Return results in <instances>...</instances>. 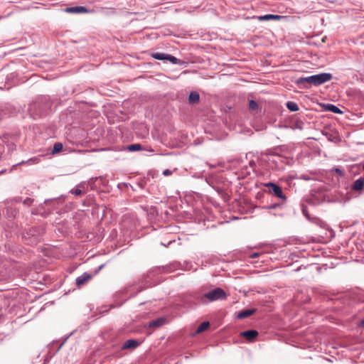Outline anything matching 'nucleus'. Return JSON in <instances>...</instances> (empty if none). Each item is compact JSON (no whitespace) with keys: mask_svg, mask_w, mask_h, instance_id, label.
Returning <instances> with one entry per match:
<instances>
[{"mask_svg":"<svg viewBox=\"0 0 364 364\" xmlns=\"http://www.w3.org/2000/svg\"><path fill=\"white\" fill-rule=\"evenodd\" d=\"M163 174L164 176H169L171 174V171H170L169 169H166L163 171Z\"/></svg>","mask_w":364,"mask_h":364,"instance_id":"nucleus-27","label":"nucleus"},{"mask_svg":"<svg viewBox=\"0 0 364 364\" xmlns=\"http://www.w3.org/2000/svg\"><path fill=\"white\" fill-rule=\"evenodd\" d=\"M333 76L328 73H322L316 75H313L307 77H299L296 80V83L300 87L308 88L306 84L311 85L319 86L323 85L332 79Z\"/></svg>","mask_w":364,"mask_h":364,"instance_id":"nucleus-1","label":"nucleus"},{"mask_svg":"<svg viewBox=\"0 0 364 364\" xmlns=\"http://www.w3.org/2000/svg\"><path fill=\"white\" fill-rule=\"evenodd\" d=\"M303 213H304V215L306 217H307V212H306V210L304 209L303 210Z\"/></svg>","mask_w":364,"mask_h":364,"instance_id":"nucleus-31","label":"nucleus"},{"mask_svg":"<svg viewBox=\"0 0 364 364\" xmlns=\"http://www.w3.org/2000/svg\"><path fill=\"white\" fill-rule=\"evenodd\" d=\"M141 149V145L140 144H130L124 148V150L129 151H137Z\"/></svg>","mask_w":364,"mask_h":364,"instance_id":"nucleus-16","label":"nucleus"},{"mask_svg":"<svg viewBox=\"0 0 364 364\" xmlns=\"http://www.w3.org/2000/svg\"><path fill=\"white\" fill-rule=\"evenodd\" d=\"M256 310L255 309H245L241 311H239L237 314V318L239 319H244L252 315Z\"/></svg>","mask_w":364,"mask_h":364,"instance_id":"nucleus-7","label":"nucleus"},{"mask_svg":"<svg viewBox=\"0 0 364 364\" xmlns=\"http://www.w3.org/2000/svg\"><path fill=\"white\" fill-rule=\"evenodd\" d=\"M210 326V323L208 321H204L201 323L198 327L197 328L194 334H199L207 330Z\"/></svg>","mask_w":364,"mask_h":364,"instance_id":"nucleus-12","label":"nucleus"},{"mask_svg":"<svg viewBox=\"0 0 364 364\" xmlns=\"http://www.w3.org/2000/svg\"><path fill=\"white\" fill-rule=\"evenodd\" d=\"M279 206V203H274V204H272V205H269L268 208L271 209V210H273V209H276Z\"/></svg>","mask_w":364,"mask_h":364,"instance_id":"nucleus-25","label":"nucleus"},{"mask_svg":"<svg viewBox=\"0 0 364 364\" xmlns=\"http://www.w3.org/2000/svg\"><path fill=\"white\" fill-rule=\"evenodd\" d=\"M249 108L251 110H256L258 108V104L253 100H250L249 102Z\"/></svg>","mask_w":364,"mask_h":364,"instance_id":"nucleus-21","label":"nucleus"},{"mask_svg":"<svg viewBox=\"0 0 364 364\" xmlns=\"http://www.w3.org/2000/svg\"><path fill=\"white\" fill-rule=\"evenodd\" d=\"M164 323H165L164 318H157L156 320L151 321L149 323V326L151 328L159 327V326H162Z\"/></svg>","mask_w":364,"mask_h":364,"instance_id":"nucleus-13","label":"nucleus"},{"mask_svg":"<svg viewBox=\"0 0 364 364\" xmlns=\"http://www.w3.org/2000/svg\"><path fill=\"white\" fill-rule=\"evenodd\" d=\"M250 166L251 168H254V167L255 166V162L254 161H250Z\"/></svg>","mask_w":364,"mask_h":364,"instance_id":"nucleus-29","label":"nucleus"},{"mask_svg":"<svg viewBox=\"0 0 364 364\" xmlns=\"http://www.w3.org/2000/svg\"><path fill=\"white\" fill-rule=\"evenodd\" d=\"M335 171H336V173H338L339 176H343V171H341V170L340 168H336L335 169Z\"/></svg>","mask_w":364,"mask_h":364,"instance_id":"nucleus-26","label":"nucleus"},{"mask_svg":"<svg viewBox=\"0 0 364 364\" xmlns=\"http://www.w3.org/2000/svg\"><path fill=\"white\" fill-rule=\"evenodd\" d=\"M351 189L356 192H360L364 189V176L355 180L351 185Z\"/></svg>","mask_w":364,"mask_h":364,"instance_id":"nucleus-4","label":"nucleus"},{"mask_svg":"<svg viewBox=\"0 0 364 364\" xmlns=\"http://www.w3.org/2000/svg\"><path fill=\"white\" fill-rule=\"evenodd\" d=\"M167 60H168L169 62H171L173 64H177L178 59L176 58V57L168 54Z\"/></svg>","mask_w":364,"mask_h":364,"instance_id":"nucleus-22","label":"nucleus"},{"mask_svg":"<svg viewBox=\"0 0 364 364\" xmlns=\"http://www.w3.org/2000/svg\"><path fill=\"white\" fill-rule=\"evenodd\" d=\"M323 108L326 111L331 112L335 114H342L343 112L336 105L333 104H325L323 105Z\"/></svg>","mask_w":364,"mask_h":364,"instance_id":"nucleus-8","label":"nucleus"},{"mask_svg":"<svg viewBox=\"0 0 364 364\" xmlns=\"http://www.w3.org/2000/svg\"><path fill=\"white\" fill-rule=\"evenodd\" d=\"M139 342L136 340L130 339L124 342L123 348H135L139 346Z\"/></svg>","mask_w":364,"mask_h":364,"instance_id":"nucleus-11","label":"nucleus"},{"mask_svg":"<svg viewBox=\"0 0 364 364\" xmlns=\"http://www.w3.org/2000/svg\"><path fill=\"white\" fill-rule=\"evenodd\" d=\"M259 255L260 254L259 252H254L250 255V258H256V257H259Z\"/></svg>","mask_w":364,"mask_h":364,"instance_id":"nucleus-28","label":"nucleus"},{"mask_svg":"<svg viewBox=\"0 0 364 364\" xmlns=\"http://www.w3.org/2000/svg\"><path fill=\"white\" fill-rule=\"evenodd\" d=\"M92 275L89 273L85 272L82 275L77 277L76 278V285L78 287H80L83 284H85L87 281L91 279Z\"/></svg>","mask_w":364,"mask_h":364,"instance_id":"nucleus-5","label":"nucleus"},{"mask_svg":"<svg viewBox=\"0 0 364 364\" xmlns=\"http://www.w3.org/2000/svg\"><path fill=\"white\" fill-rule=\"evenodd\" d=\"M240 335L245 338L246 340L252 341L258 336V331L256 330H248L241 332Z\"/></svg>","mask_w":364,"mask_h":364,"instance_id":"nucleus-6","label":"nucleus"},{"mask_svg":"<svg viewBox=\"0 0 364 364\" xmlns=\"http://www.w3.org/2000/svg\"><path fill=\"white\" fill-rule=\"evenodd\" d=\"M267 186L271 188L270 192L272 193L274 196H277L278 198L284 200H286V197L282 192V188L279 186L270 182L267 184Z\"/></svg>","mask_w":364,"mask_h":364,"instance_id":"nucleus-3","label":"nucleus"},{"mask_svg":"<svg viewBox=\"0 0 364 364\" xmlns=\"http://www.w3.org/2000/svg\"><path fill=\"white\" fill-rule=\"evenodd\" d=\"M304 124L301 121H296L293 124V128L302 130L304 129Z\"/></svg>","mask_w":364,"mask_h":364,"instance_id":"nucleus-20","label":"nucleus"},{"mask_svg":"<svg viewBox=\"0 0 364 364\" xmlns=\"http://www.w3.org/2000/svg\"><path fill=\"white\" fill-rule=\"evenodd\" d=\"M28 200H30V198L26 199L25 203H28Z\"/></svg>","mask_w":364,"mask_h":364,"instance_id":"nucleus-33","label":"nucleus"},{"mask_svg":"<svg viewBox=\"0 0 364 364\" xmlns=\"http://www.w3.org/2000/svg\"><path fill=\"white\" fill-rule=\"evenodd\" d=\"M63 144L60 142L55 143L52 149V154L59 153L63 149Z\"/></svg>","mask_w":364,"mask_h":364,"instance_id":"nucleus-18","label":"nucleus"},{"mask_svg":"<svg viewBox=\"0 0 364 364\" xmlns=\"http://www.w3.org/2000/svg\"><path fill=\"white\" fill-rule=\"evenodd\" d=\"M363 171H364V164H363Z\"/></svg>","mask_w":364,"mask_h":364,"instance_id":"nucleus-35","label":"nucleus"},{"mask_svg":"<svg viewBox=\"0 0 364 364\" xmlns=\"http://www.w3.org/2000/svg\"><path fill=\"white\" fill-rule=\"evenodd\" d=\"M360 325L364 327V318L361 321Z\"/></svg>","mask_w":364,"mask_h":364,"instance_id":"nucleus-30","label":"nucleus"},{"mask_svg":"<svg viewBox=\"0 0 364 364\" xmlns=\"http://www.w3.org/2000/svg\"><path fill=\"white\" fill-rule=\"evenodd\" d=\"M200 100V95L199 94L196 92L193 91L190 93L188 96V102L191 105H195L198 103Z\"/></svg>","mask_w":364,"mask_h":364,"instance_id":"nucleus-9","label":"nucleus"},{"mask_svg":"<svg viewBox=\"0 0 364 364\" xmlns=\"http://www.w3.org/2000/svg\"><path fill=\"white\" fill-rule=\"evenodd\" d=\"M70 193H71L72 194L75 195V196H80V195H81V193H82V191H81V189H80V188H73V189H72V190L70 191Z\"/></svg>","mask_w":364,"mask_h":364,"instance_id":"nucleus-23","label":"nucleus"},{"mask_svg":"<svg viewBox=\"0 0 364 364\" xmlns=\"http://www.w3.org/2000/svg\"><path fill=\"white\" fill-rule=\"evenodd\" d=\"M286 106L287 109L291 112H296L299 110L298 105L294 102L289 101L287 102Z\"/></svg>","mask_w":364,"mask_h":364,"instance_id":"nucleus-17","label":"nucleus"},{"mask_svg":"<svg viewBox=\"0 0 364 364\" xmlns=\"http://www.w3.org/2000/svg\"><path fill=\"white\" fill-rule=\"evenodd\" d=\"M38 102H34L33 104L31 105H30V108H29V109H30V110H31V111H32V110L35 109L36 108V107L38 106Z\"/></svg>","mask_w":364,"mask_h":364,"instance_id":"nucleus-24","label":"nucleus"},{"mask_svg":"<svg viewBox=\"0 0 364 364\" xmlns=\"http://www.w3.org/2000/svg\"><path fill=\"white\" fill-rule=\"evenodd\" d=\"M40 162V158L39 157H33L30 159H28L26 161H22L21 164H28L30 165L31 164H36Z\"/></svg>","mask_w":364,"mask_h":364,"instance_id":"nucleus-19","label":"nucleus"},{"mask_svg":"<svg viewBox=\"0 0 364 364\" xmlns=\"http://www.w3.org/2000/svg\"><path fill=\"white\" fill-rule=\"evenodd\" d=\"M168 54L164 53H154L151 56L156 60H167Z\"/></svg>","mask_w":364,"mask_h":364,"instance_id":"nucleus-15","label":"nucleus"},{"mask_svg":"<svg viewBox=\"0 0 364 364\" xmlns=\"http://www.w3.org/2000/svg\"><path fill=\"white\" fill-rule=\"evenodd\" d=\"M66 11L69 13H85L87 11V9L84 6H75V7H70L67 8Z\"/></svg>","mask_w":364,"mask_h":364,"instance_id":"nucleus-10","label":"nucleus"},{"mask_svg":"<svg viewBox=\"0 0 364 364\" xmlns=\"http://www.w3.org/2000/svg\"><path fill=\"white\" fill-rule=\"evenodd\" d=\"M226 297V294L221 288H215L204 294V298L209 301H214L219 299H223Z\"/></svg>","mask_w":364,"mask_h":364,"instance_id":"nucleus-2","label":"nucleus"},{"mask_svg":"<svg viewBox=\"0 0 364 364\" xmlns=\"http://www.w3.org/2000/svg\"><path fill=\"white\" fill-rule=\"evenodd\" d=\"M28 200H30V198L26 199L25 203H28Z\"/></svg>","mask_w":364,"mask_h":364,"instance_id":"nucleus-32","label":"nucleus"},{"mask_svg":"<svg viewBox=\"0 0 364 364\" xmlns=\"http://www.w3.org/2000/svg\"><path fill=\"white\" fill-rule=\"evenodd\" d=\"M102 267H103V265H101V266L99 267V269H101Z\"/></svg>","mask_w":364,"mask_h":364,"instance_id":"nucleus-34","label":"nucleus"},{"mask_svg":"<svg viewBox=\"0 0 364 364\" xmlns=\"http://www.w3.org/2000/svg\"><path fill=\"white\" fill-rule=\"evenodd\" d=\"M282 18L281 16L279 15H273V14H266L264 16H261L259 17V19L261 21H267V20H275L280 19Z\"/></svg>","mask_w":364,"mask_h":364,"instance_id":"nucleus-14","label":"nucleus"}]
</instances>
